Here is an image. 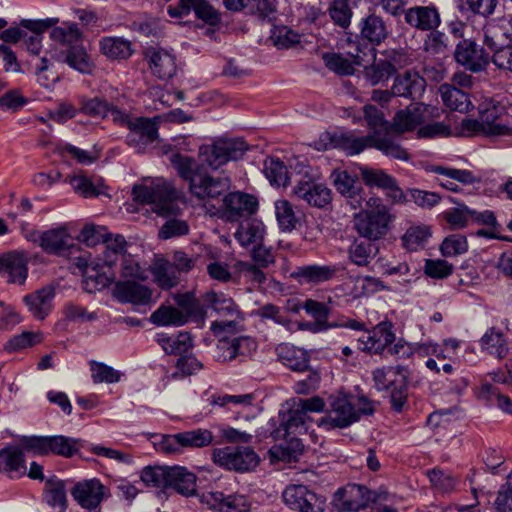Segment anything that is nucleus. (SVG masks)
<instances>
[{"label":"nucleus","mask_w":512,"mask_h":512,"mask_svg":"<svg viewBox=\"0 0 512 512\" xmlns=\"http://www.w3.org/2000/svg\"><path fill=\"white\" fill-rule=\"evenodd\" d=\"M224 215L229 221H238L241 217H249L258 208L257 198L243 192H233L223 199Z\"/></svg>","instance_id":"nucleus-18"},{"label":"nucleus","mask_w":512,"mask_h":512,"mask_svg":"<svg viewBox=\"0 0 512 512\" xmlns=\"http://www.w3.org/2000/svg\"><path fill=\"white\" fill-rule=\"evenodd\" d=\"M150 321L159 326H182L187 323V317L181 310L171 305H161L151 314Z\"/></svg>","instance_id":"nucleus-49"},{"label":"nucleus","mask_w":512,"mask_h":512,"mask_svg":"<svg viewBox=\"0 0 512 512\" xmlns=\"http://www.w3.org/2000/svg\"><path fill=\"white\" fill-rule=\"evenodd\" d=\"M393 219L388 206H381L380 210H362L354 215L353 228L360 237L378 241L388 234Z\"/></svg>","instance_id":"nucleus-7"},{"label":"nucleus","mask_w":512,"mask_h":512,"mask_svg":"<svg viewBox=\"0 0 512 512\" xmlns=\"http://www.w3.org/2000/svg\"><path fill=\"white\" fill-rule=\"evenodd\" d=\"M292 195L299 201L316 208H326L332 201V192L324 184L313 180L308 169L297 172Z\"/></svg>","instance_id":"nucleus-8"},{"label":"nucleus","mask_w":512,"mask_h":512,"mask_svg":"<svg viewBox=\"0 0 512 512\" xmlns=\"http://www.w3.org/2000/svg\"><path fill=\"white\" fill-rule=\"evenodd\" d=\"M427 476L433 488L440 493H450L454 491L457 486V478L440 468L428 470Z\"/></svg>","instance_id":"nucleus-58"},{"label":"nucleus","mask_w":512,"mask_h":512,"mask_svg":"<svg viewBox=\"0 0 512 512\" xmlns=\"http://www.w3.org/2000/svg\"><path fill=\"white\" fill-rule=\"evenodd\" d=\"M364 77L375 86L387 81L396 73V67L388 60H375L371 65L364 68Z\"/></svg>","instance_id":"nucleus-46"},{"label":"nucleus","mask_w":512,"mask_h":512,"mask_svg":"<svg viewBox=\"0 0 512 512\" xmlns=\"http://www.w3.org/2000/svg\"><path fill=\"white\" fill-rule=\"evenodd\" d=\"M279 360L293 371L303 372L309 369L310 356L301 349L288 344H280L277 349Z\"/></svg>","instance_id":"nucleus-35"},{"label":"nucleus","mask_w":512,"mask_h":512,"mask_svg":"<svg viewBox=\"0 0 512 512\" xmlns=\"http://www.w3.org/2000/svg\"><path fill=\"white\" fill-rule=\"evenodd\" d=\"M179 434L182 450L185 448H203L213 442V434L207 429H195Z\"/></svg>","instance_id":"nucleus-59"},{"label":"nucleus","mask_w":512,"mask_h":512,"mask_svg":"<svg viewBox=\"0 0 512 512\" xmlns=\"http://www.w3.org/2000/svg\"><path fill=\"white\" fill-rule=\"evenodd\" d=\"M403 366H385L373 371V381L379 391H390L391 407L401 412L407 403L408 385Z\"/></svg>","instance_id":"nucleus-4"},{"label":"nucleus","mask_w":512,"mask_h":512,"mask_svg":"<svg viewBox=\"0 0 512 512\" xmlns=\"http://www.w3.org/2000/svg\"><path fill=\"white\" fill-rule=\"evenodd\" d=\"M213 459L216 464L228 470L248 472L259 464L260 458L250 447H224L215 449Z\"/></svg>","instance_id":"nucleus-10"},{"label":"nucleus","mask_w":512,"mask_h":512,"mask_svg":"<svg viewBox=\"0 0 512 512\" xmlns=\"http://www.w3.org/2000/svg\"><path fill=\"white\" fill-rule=\"evenodd\" d=\"M454 59L466 70L478 73L485 70L489 64L490 55L475 41L462 39L456 44Z\"/></svg>","instance_id":"nucleus-13"},{"label":"nucleus","mask_w":512,"mask_h":512,"mask_svg":"<svg viewBox=\"0 0 512 512\" xmlns=\"http://www.w3.org/2000/svg\"><path fill=\"white\" fill-rule=\"evenodd\" d=\"M424 50L431 55H445L449 50L447 36L437 29L430 31L424 40Z\"/></svg>","instance_id":"nucleus-64"},{"label":"nucleus","mask_w":512,"mask_h":512,"mask_svg":"<svg viewBox=\"0 0 512 512\" xmlns=\"http://www.w3.org/2000/svg\"><path fill=\"white\" fill-rule=\"evenodd\" d=\"M431 236L430 228L426 225L409 227L401 237L402 246L408 251H417L423 248Z\"/></svg>","instance_id":"nucleus-53"},{"label":"nucleus","mask_w":512,"mask_h":512,"mask_svg":"<svg viewBox=\"0 0 512 512\" xmlns=\"http://www.w3.org/2000/svg\"><path fill=\"white\" fill-rule=\"evenodd\" d=\"M370 147L398 160L409 159L407 150L401 147L388 132L382 136L366 135L361 137L355 136L350 131L325 132L314 142V148L319 151L337 148L343 150L348 156L357 155Z\"/></svg>","instance_id":"nucleus-1"},{"label":"nucleus","mask_w":512,"mask_h":512,"mask_svg":"<svg viewBox=\"0 0 512 512\" xmlns=\"http://www.w3.org/2000/svg\"><path fill=\"white\" fill-rule=\"evenodd\" d=\"M277 441L281 442L273 447L272 453L279 460L296 461L303 452L304 446L299 436L291 435L287 438H280Z\"/></svg>","instance_id":"nucleus-45"},{"label":"nucleus","mask_w":512,"mask_h":512,"mask_svg":"<svg viewBox=\"0 0 512 512\" xmlns=\"http://www.w3.org/2000/svg\"><path fill=\"white\" fill-rule=\"evenodd\" d=\"M405 22L420 31H432L441 24V17L434 5L414 6L404 11Z\"/></svg>","instance_id":"nucleus-22"},{"label":"nucleus","mask_w":512,"mask_h":512,"mask_svg":"<svg viewBox=\"0 0 512 512\" xmlns=\"http://www.w3.org/2000/svg\"><path fill=\"white\" fill-rule=\"evenodd\" d=\"M505 113V106L500 103L490 102L486 105H481L479 118L484 124L485 134L495 136L512 134L510 126L499 122Z\"/></svg>","instance_id":"nucleus-25"},{"label":"nucleus","mask_w":512,"mask_h":512,"mask_svg":"<svg viewBox=\"0 0 512 512\" xmlns=\"http://www.w3.org/2000/svg\"><path fill=\"white\" fill-rule=\"evenodd\" d=\"M127 129L126 144L138 153L144 152L158 138V123L155 119L134 117Z\"/></svg>","instance_id":"nucleus-12"},{"label":"nucleus","mask_w":512,"mask_h":512,"mask_svg":"<svg viewBox=\"0 0 512 512\" xmlns=\"http://www.w3.org/2000/svg\"><path fill=\"white\" fill-rule=\"evenodd\" d=\"M377 248L369 243L362 240H354L348 248L349 260L359 266L366 267L374 257Z\"/></svg>","instance_id":"nucleus-52"},{"label":"nucleus","mask_w":512,"mask_h":512,"mask_svg":"<svg viewBox=\"0 0 512 512\" xmlns=\"http://www.w3.org/2000/svg\"><path fill=\"white\" fill-rule=\"evenodd\" d=\"M55 297L53 286H45L36 292L24 297V302L32 315L43 320L52 309V300Z\"/></svg>","instance_id":"nucleus-34"},{"label":"nucleus","mask_w":512,"mask_h":512,"mask_svg":"<svg viewBox=\"0 0 512 512\" xmlns=\"http://www.w3.org/2000/svg\"><path fill=\"white\" fill-rule=\"evenodd\" d=\"M360 36L370 44L378 46L389 36V26L381 15L370 12L359 22Z\"/></svg>","instance_id":"nucleus-24"},{"label":"nucleus","mask_w":512,"mask_h":512,"mask_svg":"<svg viewBox=\"0 0 512 512\" xmlns=\"http://www.w3.org/2000/svg\"><path fill=\"white\" fill-rule=\"evenodd\" d=\"M396 337L392 331V323L383 321L377 324L371 331L357 340L358 349L368 354H381L387 347L393 344Z\"/></svg>","instance_id":"nucleus-15"},{"label":"nucleus","mask_w":512,"mask_h":512,"mask_svg":"<svg viewBox=\"0 0 512 512\" xmlns=\"http://www.w3.org/2000/svg\"><path fill=\"white\" fill-rule=\"evenodd\" d=\"M170 162L181 178L189 182V190L199 200L214 199L230 188L228 177H213L201 171L196 161L180 153H173Z\"/></svg>","instance_id":"nucleus-2"},{"label":"nucleus","mask_w":512,"mask_h":512,"mask_svg":"<svg viewBox=\"0 0 512 512\" xmlns=\"http://www.w3.org/2000/svg\"><path fill=\"white\" fill-rule=\"evenodd\" d=\"M99 46L102 54L110 59H127L133 52L131 42L122 37H104Z\"/></svg>","instance_id":"nucleus-43"},{"label":"nucleus","mask_w":512,"mask_h":512,"mask_svg":"<svg viewBox=\"0 0 512 512\" xmlns=\"http://www.w3.org/2000/svg\"><path fill=\"white\" fill-rule=\"evenodd\" d=\"M175 267L173 264L164 259L155 261L151 268L155 282L162 289H170L178 284V278L175 275Z\"/></svg>","instance_id":"nucleus-51"},{"label":"nucleus","mask_w":512,"mask_h":512,"mask_svg":"<svg viewBox=\"0 0 512 512\" xmlns=\"http://www.w3.org/2000/svg\"><path fill=\"white\" fill-rule=\"evenodd\" d=\"M439 91L444 104L452 110L463 113L472 107L469 95L453 85L442 84Z\"/></svg>","instance_id":"nucleus-40"},{"label":"nucleus","mask_w":512,"mask_h":512,"mask_svg":"<svg viewBox=\"0 0 512 512\" xmlns=\"http://www.w3.org/2000/svg\"><path fill=\"white\" fill-rule=\"evenodd\" d=\"M339 271L340 267L337 264H313L296 267L290 276L299 283L317 285L336 278Z\"/></svg>","instance_id":"nucleus-23"},{"label":"nucleus","mask_w":512,"mask_h":512,"mask_svg":"<svg viewBox=\"0 0 512 512\" xmlns=\"http://www.w3.org/2000/svg\"><path fill=\"white\" fill-rule=\"evenodd\" d=\"M50 453L70 458L75 455L81 446V440L63 435L49 436Z\"/></svg>","instance_id":"nucleus-57"},{"label":"nucleus","mask_w":512,"mask_h":512,"mask_svg":"<svg viewBox=\"0 0 512 512\" xmlns=\"http://www.w3.org/2000/svg\"><path fill=\"white\" fill-rule=\"evenodd\" d=\"M388 492L382 489L369 490L360 484H347L336 490L331 501L338 512H357L365 509L369 503L386 500Z\"/></svg>","instance_id":"nucleus-5"},{"label":"nucleus","mask_w":512,"mask_h":512,"mask_svg":"<svg viewBox=\"0 0 512 512\" xmlns=\"http://www.w3.org/2000/svg\"><path fill=\"white\" fill-rule=\"evenodd\" d=\"M256 347V342L247 336L222 338L216 346V357L221 362H243L251 356Z\"/></svg>","instance_id":"nucleus-14"},{"label":"nucleus","mask_w":512,"mask_h":512,"mask_svg":"<svg viewBox=\"0 0 512 512\" xmlns=\"http://www.w3.org/2000/svg\"><path fill=\"white\" fill-rule=\"evenodd\" d=\"M167 476V488L173 489L185 497L196 494V475L188 471L186 467H169Z\"/></svg>","instance_id":"nucleus-29"},{"label":"nucleus","mask_w":512,"mask_h":512,"mask_svg":"<svg viewBox=\"0 0 512 512\" xmlns=\"http://www.w3.org/2000/svg\"><path fill=\"white\" fill-rule=\"evenodd\" d=\"M156 342L163 348L166 354L183 355L192 348V338L187 332H180L177 335H168L158 333L155 337Z\"/></svg>","instance_id":"nucleus-38"},{"label":"nucleus","mask_w":512,"mask_h":512,"mask_svg":"<svg viewBox=\"0 0 512 512\" xmlns=\"http://www.w3.org/2000/svg\"><path fill=\"white\" fill-rule=\"evenodd\" d=\"M425 88V79L418 72L407 70L394 78L391 93L395 97H403L414 101L422 96Z\"/></svg>","instance_id":"nucleus-20"},{"label":"nucleus","mask_w":512,"mask_h":512,"mask_svg":"<svg viewBox=\"0 0 512 512\" xmlns=\"http://www.w3.org/2000/svg\"><path fill=\"white\" fill-rule=\"evenodd\" d=\"M152 294L150 288L134 280L118 281L113 290V295L119 302L132 305L150 304Z\"/></svg>","instance_id":"nucleus-21"},{"label":"nucleus","mask_w":512,"mask_h":512,"mask_svg":"<svg viewBox=\"0 0 512 512\" xmlns=\"http://www.w3.org/2000/svg\"><path fill=\"white\" fill-rule=\"evenodd\" d=\"M58 22L57 18H47L44 20L24 19L20 25L31 32V35L23 37L27 50L33 55H39L41 51L42 33Z\"/></svg>","instance_id":"nucleus-31"},{"label":"nucleus","mask_w":512,"mask_h":512,"mask_svg":"<svg viewBox=\"0 0 512 512\" xmlns=\"http://www.w3.org/2000/svg\"><path fill=\"white\" fill-rule=\"evenodd\" d=\"M265 226L262 222L249 220L241 223L234 236L241 246L258 245L263 241Z\"/></svg>","instance_id":"nucleus-41"},{"label":"nucleus","mask_w":512,"mask_h":512,"mask_svg":"<svg viewBox=\"0 0 512 512\" xmlns=\"http://www.w3.org/2000/svg\"><path fill=\"white\" fill-rule=\"evenodd\" d=\"M133 200L141 204L153 205L152 210L160 216L174 213V203L177 193L171 183L159 179L150 185H134Z\"/></svg>","instance_id":"nucleus-3"},{"label":"nucleus","mask_w":512,"mask_h":512,"mask_svg":"<svg viewBox=\"0 0 512 512\" xmlns=\"http://www.w3.org/2000/svg\"><path fill=\"white\" fill-rule=\"evenodd\" d=\"M284 503L299 512H324L326 498L305 485H289L282 493Z\"/></svg>","instance_id":"nucleus-11"},{"label":"nucleus","mask_w":512,"mask_h":512,"mask_svg":"<svg viewBox=\"0 0 512 512\" xmlns=\"http://www.w3.org/2000/svg\"><path fill=\"white\" fill-rule=\"evenodd\" d=\"M105 486L93 478L77 482L71 490L74 500L84 509L95 510L105 497Z\"/></svg>","instance_id":"nucleus-17"},{"label":"nucleus","mask_w":512,"mask_h":512,"mask_svg":"<svg viewBox=\"0 0 512 512\" xmlns=\"http://www.w3.org/2000/svg\"><path fill=\"white\" fill-rule=\"evenodd\" d=\"M149 68L161 80L171 79L177 71L176 57L163 48L149 47L144 52Z\"/></svg>","instance_id":"nucleus-19"},{"label":"nucleus","mask_w":512,"mask_h":512,"mask_svg":"<svg viewBox=\"0 0 512 512\" xmlns=\"http://www.w3.org/2000/svg\"><path fill=\"white\" fill-rule=\"evenodd\" d=\"M0 471L10 478H20L26 475V465L23 449L9 446L0 450Z\"/></svg>","instance_id":"nucleus-30"},{"label":"nucleus","mask_w":512,"mask_h":512,"mask_svg":"<svg viewBox=\"0 0 512 512\" xmlns=\"http://www.w3.org/2000/svg\"><path fill=\"white\" fill-rule=\"evenodd\" d=\"M45 499L48 505L64 510L67 505L64 481L55 478L49 479L45 486Z\"/></svg>","instance_id":"nucleus-56"},{"label":"nucleus","mask_w":512,"mask_h":512,"mask_svg":"<svg viewBox=\"0 0 512 512\" xmlns=\"http://www.w3.org/2000/svg\"><path fill=\"white\" fill-rule=\"evenodd\" d=\"M302 308L308 315L314 318V321L321 322L327 330L334 328L333 322H329V315L331 308L324 302H319L313 299H307L302 305Z\"/></svg>","instance_id":"nucleus-62"},{"label":"nucleus","mask_w":512,"mask_h":512,"mask_svg":"<svg viewBox=\"0 0 512 512\" xmlns=\"http://www.w3.org/2000/svg\"><path fill=\"white\" fill-rule=\"evenodd\" d=\"M431 171L447 178H452L463 185H472L481 181L480 177L473 174L472 171L466 169H456L441 165H434Z\"/></svg>","instance_id":"nucleus-61"},{"label":"nucleus","mask_w":512,"mask_h":512,"mask_svg":"<svg viewBox=\"0 0 512 512\" xmlns=\"http://www.w3.org/2000/svg\"><path fill=\"white\" fill-rule=\"evenodd\" d=\"M50 37L52 40L69 47L78 45L77 43L83 38V33L76 23H63L62 26L54 27L51 30Z\"/></svg>","instance_id":"nucleus-55"},{"label":"nucleus","mask_w":512,"mask_h":512,"mask_svg":"<svg viewBox=\"0 0 512 512\" xmlns=\"http://www.w3.org/2000/svg\"><path fill=\"white\" fill-rule=\"evenodd\" d=\"M334 186L336 190L349 200L352 208L356 209L362 205V187L359 181L346 171L335 173Z\"/></svg>","instance_id":"nucleus-32"},{"label":"nucleus","mask_w":512,"mask_h":512,"mask_svg":"<svg viewBox=\"0 0 512 512\" xmlns=\"http://www.w3.org/2000/svg\"><path fill=\"white\" fill-rule=\"evenodd\" d=\"M482 351L497 359H503L508 354L509 348L504 333L496 327L489 328L480 339Z\"/></svg>","instance_id":"nucleus-36"},{"label":"nucleus","mask_w":512,"mask_h":512,"mask_svg":"<svg viewBox=\"0 0 512 512\" xmlns=\"http://www.w3.org/2000/svg\"><path fill=\"white\" fill-rule=\"evenodd\" d=\"M364 118L367 126L371 130L368 135L382 136L391 130V124L385 120L384 114L374 105H365L363 107Z\"/></svg>","instance_id":"nucleus-54"},{"label":"nucleus","mask_w":512,"mask_h":512,"mask_svg":"<svg viewBox=\"0 0 512 512\" xmlns=\"http://www.w3.org/2000/svg\"><path fill=\"white\" fill-rule=\"evenodd\" d=\"M202 301L207 309L212 308L215 312L224 316H232L238 312L233 299L221 292L208 291L202 295Z\"/></svg>","instance_id":"nucleus-47"},{"label":"nucleus","mask_w":512,"mask_h":512,"mask_svg":"<svg viewBox=\"0 0 512 512\" xmlns=\"http://www.w3.org/2000/svg\"><path fill=\"white\" fill-rule=\"evenodd\" d=\"M93 266L84 271L83 288L88 293L101 291L108 287L115 278L111 269L103 261L93 262Z\"/></svg>","instance_id":"nucleus-28"},{"label":"nucleus","mask_w":512,"mask_h":512,"mask_svg":"<svg viewBox=\"0 0 512 512\" xmlns=\"http://www.w3.org/2000/svg\"><path fill=\"white\" fill-rule=\"evenodd\" d=\"M264 173L272 185L287 186L297 178L294 172H289L279 159L269 157L264 162Z\"/></svg>","instance_id":"nucleus-39"},{"label":"nucleus","mask_w":512,"mask_h":512,"mask_svg":"<svg viewBox=\"0 0 512 512\" xmlns=\"http://www.w3.org/2000/svg\"><path fill=\"white\" fill-rule=\"evenodd\" d=\"M92 372L91 378L95 384L99 383H117L121 379V372L115 370L113 367L108 366L102 362L91 360L89 362Z\"/></svg>","instance_id":"nucleus-60"},{"label":"nucleus","mask_w":512,"mask_h":512,"mask_svg":"<svg viewBox=\"0 0 512 512\" xmlns=\"http://www.w3.org/2000/svg\"><path fill=\"white\" fill-rule=\"evenodd\" d=\"M247 150L242 138H217L211 144L200 146L199 157L212 169H218L229 161L240 159Z\"/></svg>","instance_id":"nucleus-6"},{"label":"nucleus","mask_w":512,"mask_h":512,"mask_svg":"<svg viewBox=\"0 0 512 512\" xmlns=\"http://www.w3.org/2000/svg\"><path fill=\"white\" fill-rule=\"evenodd\" d=\"M28 268L24 258L17 253L0 256V274L11 283L23 284L27 278Z\"/></svg>","instance_id":"nucleus-33"},{"label":"nucleus","mask_w":512,"mask_h":512,"mask_svg":"<svg viewBox=\"0 0 512 512\" xmlns=\"http://www.w3.org/2000/svg\"><path fill=\"white\" fill-rule=\"evenodd\" d=\"M352 396L338 394L328 398L327 415L319 421L325 429L346 428L358 421L356 405Z\"/></svg>","instance_id":"nucleus-9"},{"label":"nucleus","mask_w":512,"mask_h":512,"mask_svg":"<svg viewBox=\"0 0 512 512\" xmlns=\"http://www.w3.org/2000/svg\"><path fill=\"white\" fill-rule=\"evenodd\" d=\"M271 40L277 48L288 49L300 43L301 35L287 26H281L273 30Z\"/></svg>","instance_id":"nucleus-63"},{"label":"nucleus","mask_w":512,"mask_h":512,"mask_svg":"<svg viewBox=\"0 0 512 512\" xmlns=\"http://www.w3.org/2000/svg\"><path fill=\"white\" fill-rule=\"evenodd\" d=\"M275 213L282 231H292L297 228L301 222V217L294 211L293 205L285 199L275 202Z\"/></svg>","instance_id":"nucleus-48"},{"label":"nucleus","mask_w":512,"mask_h":512,"mask_svg":"<svg viewBox=\"0 0 512 512\" xmlns=\"http://www.w3.org/2000/svg\"><path fill=\"white\" fill-rule=\"evenodd\" d=\"M211 498L214 507L220 512H247L249 510V503L244 495H225L223 492H214L211 494Z\"/></svg>","instance_id":"nucleus-44"},{"label":"nucleus","mask_w":512,"mask_h":512,"mask_svg":"<svg viewBox=\"0 0 512 512\" xmlns=\"http://www.w3.org/2000/svg\"><path fill=\"white\" fill-rule=\"evenodd\" d=\"M176 303L184 310V314L195 322H203L207 316V307L202 301V297L198 299L193 293L178 294L175 297Z\"/></svg>","instance_id":"nucleus-42"},{"label":"nucleus","mask_w":512,"mask_h":512,"mask_svg":"<svg viewBox=\"0 0 512 512\" xmlns=\"http://www.w3.org/2000/svg\"><path fill=\"white\" fill-rule=\"evenodd\" d=\"M58 60L72 69L89 74L94 69V62L83 45H72L58 54Z\"/></svg>","instance_id":"nucleus-27"},{"label":"nucleus","mask_w":512,"mask_h":512,"mask_svg":"<svg viewBox=\"0 0 512 512\" xmlns=\"http://www.w3.org/2000/svg\"><path fill=\"white\" fill-rule=\"evenodd\" d=\"M69 239L66 227L52 228L42 232L40 248L48 254L58 255L68 248Z\"/></svg>","instance_id":"nucleus-37"},{"label":"nucleus","mask_w":512,"mask_h":512,"mask_svg":"<svg viewBox=\"0 0 512 512\" xmlns=\"http://www.w3.org/2000/svg\"><path fill=\"white\" fill-rule=\"evenodd\" d=\"M280 424L272 432L275 440L287 438L291 435L300 436L308 432L313 419L303 411L293 406L288 411L280 414Z\"/></svg>","instance_id":"nucleus-16"},{"label":"nucleus","mask_w":512,"mask_h":512,"mask_svg":"<svg viewBox=\"0 0 512 512\" xmlns=\"http://www.w3.org/2000/svg\"><path fill=\"white\" fill-rule=\"evenodd\" d=\"M426 107L421 103H414L396 113L391 124V130L404 133L414 130L425 121Z\"/></svg>","instance_id":"nucleus-26"},{"label":"nucleus","mask_w":512,"mask_h":512,"mask_svg":"<svg viewBox=\"0 0 512 512\" xmlns=\"http://www.w3.org/2000/svg\"><path fill=\"white\" fill-rule=\"evenodd\" d=\"M103 243L106 244V250L104 252V258L101 261L104 262L107 268L111 269L120 259H122V256L127 255V242L122 235L117 234L115 237H112L108 234Z\"/></svg>","instance_id":"nucleus-50"}]
</instances>
